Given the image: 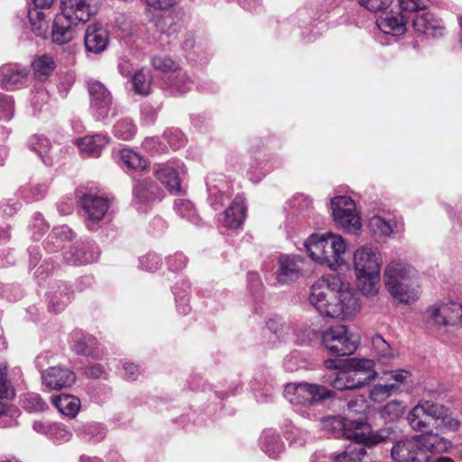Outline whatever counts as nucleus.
Returning a JSON list of instances; mask_svg holds the SVG:
<instances>
[{"mask_svg": "<svg viewBox=\"0 0 462 462\" xmlns=\"http://www.w3.org/2000/svg\"><path fill=\"white\" fill-rule=\"evenodd\" d=\"M374 445L367 446L364 442H356L350 445L346 450L334 457V462H371V458L365 451V447L371 448Z\"/></svg>", "mask_w": 462, "mask_h": 462, "instance_id": "7c9ffc66", "label": "nucleus"}, {"mask_svg": "<svg viewBox=\"0 0 462 462\" xmlns=\"http://www.w3.org/2000/svg\"><path fill=\"white\" fill-rule=\"evenodd\" d=\"M51 402L60 413L69 418L76 417L80 409L79 399L73 395L61 394L53 396Z\"/></svg>", "mask_w": 462, "mask_h": 462, "instance_id": "2f4dec72", "label": "nucleus"}, {"mask_svg": "<svg viewBox=\"0 0 462 462\" xmlns=\"http://www.w3.org/2000/svg\"><path fill=\"white\" fill-rule=\"evenodd\" d=\"M32 429L40 434L51 436L52 433H62L67 434V430L53 423L46 422V421H34L32 424Z\"/></svg>", "mask_w": 462, "mask_h": 462, "instance_id": "09e8293b", "label": "nucleus"}, {"mask_svg": "<svg viewBox=\"0 0 462 462\" xmlns=\"http://www.w3.org/2000/svg\"><path fill=\"white\" fill-rule=\"evenodd\" d=\"M141 268L148 272L156 271L161 265V259L155 253H149L139 260Z\"/></svg>", "mask_w": 462, "mask_h": 462, "instance_id": "6e6d98bb", "label": "nucleus"}, {"mask_svg": "<svg viewBox=\"0 0 462 462\" xmlns=\"http://www.w3.org/2000/svg\"><path fill=\"white\" fill-rule=\"evenodd\" d=\"M87 88L90 97V109L98 120L107 117L112 107V96L106 86L98 80L89 79Z\"/></svg>", "mask_w": 462, "mask_h": 462, "instance_id": "9b49d317", "label": "nucleus"}, {"mask_svg": "<svg viewBox=\"0 0 462 462\" xmlns=\"http://www.w3.org/2000/svg\"><path fill=\"white\" fill-rule=\"evenodd\" d=\"M99 251L94 242L78 244L64 254V259L69 264H87L96 262Z\"/></svg>", "mask_w": 462, "mask_h": 462, "instance_id": "dca6fc26", "label": "nucleus"}, {"mask_svg": "<svg viewBox=\"0 0 462 462\" xmlns=\"http://www.w3.org/2000/svg\"><path fill=\"white\" fill-rule=\"evenodd\" d=\"M28 17L32 30L38 37L45 38L48 32V22L42 10L31 8L28 12Z\"/></svg>", "mask_w": 462, "mask_h": 462, "instance_id": "e433bc0d", "label": "nucleus"}, {"mask_svg": "<svg viewBox=\"0 0 462 462\" xmlns=\"http://www.w3.org/2000/svg\"><path fill=\"white\" fill-rule=\"evenodd\" d=\"M325 382L329 383L333 388L339 391L347 390L346 383V374L344 371L333 372L325 376Z\"/></svg>", "mask_w": 462, "mask_h": 462, "instance_id": "864d4df0", "label": "nucleus"}, {"mask_svg": "<svg viewBox=\"0 0 462 462\" xmlns=\"http://www.w3.org/2000/svg\"><path fill=\"white\" fill-rule=\"evenodd\" d=\"M368 226L370 231L378 236H389L397 228L395 222L388 221L377 215L369 219Z\"/></svg>", "mask_w": 462, "mask_h": 462, "instance_id": "4c0bfd02", "label": "nucleus"}, {"mask_svg": "<svg viewBox=\"0 0 462 462\" xmlns=\"http://www.w3.org/2000/svg\"><path fill=\"white\" fill-rule=\"evenodd\" d=\"M373 350L378 359L382 362H388L396 357V351L390 344L379 334L372 337Z\"/></svg>", "mask_w": 462, "mask_h": 462, "instance_id": "c9c22d12", "label": "nucleus"}, {"mask_svg": "<svg viewBox=\"0 0 462 462\" xmlns=\"http://www.w3.org/2000/svg\"><path fill=\"white\" fill-rule=\"evenodd\" d=\"M416 276V271L411 265L400 261L389 263L383 272L384 285H392L398 282L408 281Z\"/></svg>", "mask_w": 462, "mask_h": 462, "instance_id": "4be33fe9", "label": "nucleus"}, {"mask_svg": "<svg viewBox=\"0 0 462 462\" xmlns=\"http://www.w3.org/2000/svg\"><path fill=\"white\" fill-rule=\"evenodd\" d=\"M347 366L348 370L344 371L347 390L360 388L375 378L374 364L371 359L351 358Z\"/></svg>", "mask_w": 462, "mask_h": 462, "instance_id": "1a4fd4ad", "label": "nucleus"}, {"mask_svg": "<svg viewBox=\"0 0 462 462\" xmlns=\"http://www.w3.org/2000/svg\"><path fill=\"white\" fill-rule=\"evenodd\" d=\"M398 389L396 383L375 384L370 390V398L375 402H381L390 397Z\"/></svg>", "mask_w": 462, "mask_h": 462, "instance_id": "a18cd8bd", "label": "nucleus"}, {"mask_svg": "<svg viewBox=\"0 0 462 462\" xmlns=\"http://www.w3.org/2000/svg\"><path fill=\"white\" fill-rule=\"evenodd\" d=\"M81 152L97 157L102 149L108 143V138L102 134L88 135L76 141Z\"/></svg>", "mask_w": 462, "mask_h": 462, "instance_id": "cd10ccee", "label": "nucleus"}, {"mask_svg": "<svg viewBox=\"0 0 462 462\" xmlns=\"http://www.w3.org/2000/svg\"><path fill=\"white\" fill-rule=\"evenodd\" d=\"M158 193V188L148 181L137 183L134 187V199L139 203L152 201Z\"/></svg>", "mask_w": 462, "mask_h": 462, "instance_id": "79ce46f5", "label": "nucleus"}, {"mask_svg": "<svg viewBox=\"0 0 462 462\" xmlns=\"http://www.w3.org/2000/svg\"><path fill=\"white\" fill-rule=\"evenodd\" d=\"M321 342L328 353L337 357L353 355L359 345L358 337L345 325H336L326 329Z\"/></svg>", "mask_w": 462, "mask_h": 462, "instance_id": "39448f33", "label": "nucleus"}, {"mask_svg": "<svg viewBox=\"0 0 462 462\" xmlns=\"http://www.w3.org/2000/svg\"><path fill=\"white\" fill-rule=\"evenodd\" d=\"M61 13L60 14L78 23L89 20L94 11L85 0H60Z\"/></svg>", "mask_w": 462, "mask_h": 462, "instance_id": "6ab92c4d", "label": "nucleus"}, {"mask_svg": "<svg viewBox=\"0 0 462 462\" xmlns=\"http://www.w3.org/2000/svg\"><path fill=\"white\" fill-rule=\"evenodd\" d=\"M412 26L417 32L432 37L443 35L445 30L442 21L430 12L416 14Z\"/></svg>", "mask_w": 462, "mask_h": 462, "instance_id": "a211bd4d", "label": "nucleus"}, {"mask_svg": "<svg viewBox=\"0 0 462 462\" xmlns=\"http://www.w3.org/2000/svg\"><path fill=\"white\" fill-rule=\"evenodd\" d=\"M331 211L337 226L348 233H356L361 228L360 218L354 200L346 196L336 197L331 200Z\"/></svg>", "mask_w": 462, "mask_h": 462, "instance_id": "6e6552de", "label": "nucleus"}, {"mask_svg": "<svg viewBox=\"0 0 462 462\" xmlns=\"http://www.w3.org/2000/svg\"><path fill=\"white\" fill-rule=\"evenodd\" d=\"M113 132L116 137L122 140H130L136 132V127L132 119L123 117L114 125Z\"/></svg>", "mask_w": 462, "mask_h": 462, "instance_id": "37998d69", "label": "nucleus"}, {"mask_svg": "<svg viewBox=\"0 0 462 462\" xmlns=\"http://www.w3.org/2000/svg\"><path fill=\"white\" fill-rule=\"evenodd\" d=\"M132 86L135 94L148 96L152 90V76L150 70L141 69L132 76Z\"/></svg>", "mask_w": 462, "mask_h": 462, "instance_id": "f704fd0d", "label": "nucleus"}, {"mask_svg": "<svg viewBox=\"0 0 462 462\" xmlns=\"http://www.w3.org/2000/svg\"><path fill=\"white\" fill-rule=\"evenodd\" d=\"M171 88L180 94H184L191 89L193 85L189 76L183 71H179L171 79Z\"/></svg>", "mask_w": 462, "mask_h": 462, "instance_id": "de8ad7c7", "label": "nucleus"}, {"mask_svg": "<svg viewBox=\"0 0 462 462\" xmlns=\"http://www.w3.org/2000/svg\"><path fill=\"white\" fill-rule=\"evenodd\" d=\"M304 245L310 257L319 264L335 270L346 263V243L339 235H311Z\"/></svg>", "mask_w": 462, "mask_h": 462, "instance_id": "20e7f679", "label": "nucleus"}, {"mask_svg": "<svg viewBox=\"0 0 462 462\" xmlns=\"http://www.w3.org/2000/svg\"><path fill=\"white\" fill-rule=\"evenodd\" d=\"M125 371V378L129 381H134L139 374V368L135 364L126 363L123 366Z\"/></svg>", "mask_w": 462, "mask_h": 462, "instance_id": "774afa93", "label": "nucleus"}, {"mask_svg": "<svg viewBox=\"0 0 462 462\" xmlns=\"http://www.w3.org/2000/svg\"><path fill=\"white\" fill-rule=\"evenodd\" d=\"M284 397L292 404L311 407L330 398L333 392L316 383H288L283 391Z\"/></svg>", "mask_w": 462, "mask_h": 462, "instance_id": "423d86ee", "label": "nucleus"}, {"mask_svg": "<svg viewBox=\"0 0 462 462\" xmlns=\"http://www.w3.org/2000/svg\"><path fill=\"white\" fill-rule=\"evenodd\" d=\"M391 296L402 303L410 304L419 298V290L416 276L408 281L398 282L385 286Z\"/></svg>", "mask_w": 462, "mask_h": 462, "instance_id": "412c9836", "label": "nucleus"}, {"mask_svg": "<svg viewBox=\"0 0 462 462\" xmlns=\"http://www.w3.org/2000/svg\"><path fill=\"white\" fill-rule=\"evenodd\" d=\"M382 259L377 248L365 245L354 254V267L356 275L380 273Z\"/></svg>", "mask_w": 462, "mask_h": 462, "instance_id": "f8f14e48", "label": "nucleus"}, {"mask_svg": "<svg viewBox=\"0 0 462 462\" xmlns=\"http://www.w3.org/2000/svg\"><path fill=\"white\" fill-rule=\"evenodd\" d=\"M23 408L30 412L42 411L47 404L37 393H30L23 400Z\"/></svg>", "mask_w": 462, "mask_h": 462, "instance_id": "8fccbe9b", "label": "nucleus"}, {"mask_svg": "<svg viewBox=\"0 0 462 462\" xmlns=\"http://www.w3.org/2000/svg\"><path fill=\"white\" fill-rule=\"evenodd\" d=\"M436 406L437 402L420 400L407 414L406 420L410 427L415 431L431 434Z\"/></svg>", "mask_w": 462, "mask_h": 462, "instance_id": "9d476101", "label": "nucleus"}, {"mask_svg": "<svg viewBox=\"0 0 462 462\" xmlns=\"http://www.w3.org/2000/svg\"><path fill=\"white\" fill-rule=\"evenodd\" d=\"M408 18L402 13H384L376 19L377 27L385 34L402 35L406 32Z\"/></svg>", "mask_w": 462, "mask_h": 462, "instance_id": "aec40b11", "label": "nucleus"}, {"mask_svg": "<svg viewBox=\"0 0 462 462\" xmlns=\"http://www.w3.org/2000/svg\"><path fill=\"white\" fill-rule=\"evenodd\" d=\"M96 344V338L91 336H84L75 342L73 349L78 355L92 356Z\"/></svg>", "mask_w": 462, "mask_h": 462, "instance_id": "49530a36", "label": "nucleus"}, {"mask_svg": "<svg viewBox=\"0 0 462 462\" xmlns=\"http://www.w3.org/2000/svg\"><path fill=\"white\" fill-rule=\"evenodd\" d=\"M277 281L288 284L297 281L302 274L303 259L298 255H281L278 259Z\"/></svg>", "mask_w": 462, "mask_h": 462, "instance_id": "4468645a", "label": "nucleus"}, {"mask_svg": "<svg viewBox=\"0 0 462 462\" xmlns=\"http://www.w3.org/2000/svg\"><path fill=\"white\" fill-rule=\"evenodd\" d=\"M14 101L10 97L0 96V119L10 120L14 116Z\"/></svg>", "mask_w": 462, "mask_h": 462, "instance_id": "4d7b16f0", "label": "nucleus"}, {"mask_svg": "<svg viewBox=\"0 0 462 462\" xmlns=\"http://www.w3.org/2000/svg\"><path fill=\"white\" fill-rule=\"evenodd\" d=\"M151 62L156 70L162 72H176L179 69V64L165 54L153 56Z\"/></svg>", "mask_w": 462, "mask_h": 462, "instance_id": "c03bdc74", "label": "nucleus"}, {"mask_svg": "<svg viewBox=\"0 0 462 462\" xmlns=\"http://www.w3.org/2000/svg\"><path fill=\"white\" fill-rule=\"evenodd\" d=\"M86 375L94 379L105 378L106 372L100 364H94L89 365L85 372Z\"/></svg>", "mask_w": 462, "mask_h": 462, "instance_id": "e2e57ef3", "label": "nucleus"}, {"mask_svg": "<svg viewBox=\"0 0 462 462\" xmlns=\"http://www.w3.org/2000/svg\"><path fill=\"white\" fill-rule=\"evenodd\" d=\"M28 69L21 65H6L1 68L0 80L7 89L24 85L28 78Z\"/></svg>", "mask_w": 462, "mask_h": 462, "instance_id": "b1692460", "label": "nucleus"}, {"mask_svg": "<svg viewBox=\"0 0 462 462\" xmlns=\"http://www.w3.org/2000/svg\"><path fill=\"white\" fill-rule=\"evenodd\" d=\"M68 301V296H62L61 293L55 292L49 300V309L53 312H59L67 305Z\"/></svg>", "mask_w": 462, "mask_h": 462, "instance_id": "bf43d9fd", "label": "nucleus"}, {"mask_svg": "<svg viewBox=\"0 0 462 462\" xmlns=\"http://www.w3.org/2000/svg\"><path fill=\"white\" fill-rule=\"evenodd\" d=\"M79 201L87 216L88 228L92 230L94 227L91 225L98 223L106 215L110 207L109 200L102 196L87 193L80 198Z\"/></svg>", "mask_w": 462, "mask_h": 462, "instance_id": "ddd939ff", "label": "nucleus"}, {"mask_svg": "<svg viewBox=\"0 0 462 462\" xmlns=\"http://www.w3.org/2000/svg\"><path fill=\"white\" fill-rule=\"evenodd\" d=\"M388 430L391 433L390 440L385 442L393 443L391 454L395 462H453L448 457H433V454L446 452L451 447L450 441L445 438L429 434L394 441L392 430Z\"/></svg>", "mask_w": 462, "mask_h": 462, "instance_id": "f03ea898", "label": "nucleus"}, {"mask_svg": "<svg viewBox=\"0 0 462 462\" xmlns=\"http://www.w3.org/2000/svg\"><path fill=\"white\" fill-rule=\"evenodd\" d=\"M84 43L86 50L89 52L95 54L103 52L109 43L107 30L100 23L89 24L85 32Z\"/></svg>", "mask_w": 462, "mask_h": 462, "instance_id": "f3484780", "label": "nucleus"}, {"mask_svg": "<svg viewBox=\"0 0 462 462\" xmlns=\"http://www.w3.org/2000/svg\"><path fill=\"white\" fill-rule=\"evenodd\" d=\"M309 300L321 316L331 319H346L360 307L355 290L337 273L318 279L310 287Z\"/></svg>", "mask_w": 462, "mask_h": 462, "instance_id": "f257e3e1", "label": "nucleus"}, {"mask_svg": "<svg viewBox=\"0 0 462 462\" xmlns=\"http://www.w3.org/2000/svg\"><path fill=\"white\" fill-rule=\"evenodd\" d=\"M260 443L263 451L272 458H276L284 449L279 435L272 430L263 432Z\"/></svg>", "mask_w": 462, "mask_h": 462, "instance_id": "473e14b6", "label": "nucleus"}, {"mask_svg": "<svg viewBox=\"0 0 462 462\" xmlns=\"http://www.w3.org/2000/svg\"><path fill=\"white\" fill-rule=\"evenodd\" d=\"M9 395V383L6 379V366L0 365V398H6Z\"/></svg>", "mask_w": 462, "mask_h": 462, "instance_id": "338daca9", "label": "nucleus"}, {"mask_svg": "<svg viewBox=\"0 0 462 462\" xmlns=\"http://www.w3.org/2000/svg\"><path fill=\"white\" fill-rule=\"evenodd\" d=\"M267 329L277 336L281 340H284L290 334L291 328L281 322L277 319H270L266 323Z\"/></svg>", "mask_w": 462, "mask_h": 462, "instance_id": "603ef678", "label": "nucleus"}, {"mask_svg": "<svg viewBox=\"0 0 462 462\" xmlns=\"http://www.w3.org/2000/svg\"><path fill=\"white\" fill-rule=\"evenodd\" d=\"M428 323L435 328H444L462 323V304L448 300L438 301L425 312Z\"/></svg>", "mask_w": 462, "mask_h": 462, "instance_id": "0eeeda50", "label": "nucleus"}, {"mask_svg": "<svg viewBox=\"0 0 462 462\" xmlns=\"http://www.w3.org/2000/svg\"><path fill=\"white\" fill-rule=\"evenodd\" d=\"M144 2L147 6L158 9V10H166L172 7L177 0H142Z\"/></svg>", "mask_w": 462, "mask_h": 462, "instance_id": "0e129e2a", "label": "nucleus"}, {"mask_svg": "<svg viewBox=\"0 0 462 462\" xmlns=\"http://www.w3.org/2000/svg\"><path fill=\"white\" fill-rule=\"evenodd\" d=\"M399 5L402 11L409 13H413L425 7L422 1L420 5V0H399Z\"/></svg>", "mask_w": 462, "mask_h": 462, "instance_id": "680f3d73", "label": "nucleus"}, {"mask_svg": "<svg viewBox=\"0 0 462 462\" xmlns=\"http://www.w3.org/2000/svg\"><path fill=\"white\" fill-rule=\"evenodd\" d=\"M174 208L181 217L191 218L195 215L193 205L187 199H176L174 202Z\"/></svg>", "mask_w": 462, "mask_h": 462, "instance_id": "5fc2aeb1", "label": "nucleus"}, {"mask_svg": "<svg viewBox=\"0 0 462 462\" xmlns=\"http://www.w3.org/2000/svg\"><path fill=\"white\" fill-rule=\"evenodd\" d=\"M404 412V405L398 401L388 402L383 410V416L391 421L398 420Z\"/></svg>", "mask_w": 462, "mask_h": 462, "instance_id": "3c124183", "label": "nucleus"}, {"mask_svg": "<svg viewBox=\"0 0 462 462\" xmlns=\"http://www.w3.org/2000/svg\"><path fill=\"white\" fill-rule=\"evenodd\" d=\"M392 2L393 0H365L364 3H359V5L371 12H379L387 9Z\"/></svg>", "mask_w": 462, "mask_h": 462, "instance_id": "13d9d810", "label": "nucleus"}, {"mask_svg": "<svg viewBox=\"0 0 462 462\" xmlns=\"http://www.w3.org/2000/svg\"><path fill=\"white\" fill-rule=\"evenodd\" d=\"M118 161L129 170L143 171L147 168L146 160L131 149H122L119 151Z\"/></svg>", "mask_w": 462, "mask_h": 462, "instance_id": "72a5a7b5", "label": "nucleus"}, {"mask_svg": "<svg viewBox=\"0 0 462 462\" xmlns=\"http://www.w3.org/2000/svg\"><path fill=\"white\" fill-rule=\"evenodd\" d=\"M358 288L363 294L374 296L379 291L380 273H364L356 275Z\"/></svg>", "mask_w": 462, "mask_h": 462, "instance_id": "ea45409f", "label": "nucleus"}, {"mask_svg": "<svg viewBox=\"0 0 462 462\" xmlns=\"http://www.w3.org/2000/svg\"><path fill=\"white\" fill-rule=\"evenodd\" d=\"M168 142L170 145L176 150L182 147L185 144L186 139L181 132L176 130L171 133V134L168 136Z\"/></svg>", "mask_w": 462, "mask_h": 462, "instance_id": "69168bd1", "label": "nucleus"}, {"mask_svg": "<svg viewBox=\"0 0 462 462\" xmlns=\"http://www.w3.org/2000/svg\"><path fill=\"white\" fill-rule=\"evenodd\" d=\"M321 429L328 433L344 436L356 442H364L365 445H377L382 441L390 440V431L382 429L375 432L366 434L368 425L362 420H348L340 416H327L320 420Z\"/></svg>", "mask_w": 462, "mask_h": 462, "instance_id": "7ed1b4c3", "label": "nucleus"}, {"mask_svg": "<svg viewBox=\"0 0 462 462\" xmlns=\"http://www.w3.org/2000/svg\"><path fill=\"white\" fill-rule=\"evenodd\" d=\"M156 178L169 189L177 194L180 191V181L176 169L170 164L158 165L154 170Z\"/></svg>", "mask_w": 462, "mask_h": 462, "instance_id": "bb28decb", "label": "nucleus"}, {"mask_svg": "<svg viewBox=\"0 0 462 462\" xmlns=\"http://www.w3.org/2000/svg\"><path fill=\"white\" fill-rule=\"evenodd\" d=\"M167 263L171 271H179L185 267L187 257L182 253H176L172 256L168 257Z\"/></svg>", "mask_w": 462, "mask_h": 462, "instance_id": "052dcab7", "label": "nucleus"}, {"mask_svg": "<svg viewBox=\"0 0 462 462\" xmlns=\"http://www.w3.org/2000/svg\"><path fill=\"white\" fill-rule=\"evenodd\" d=\"M42 383L50 390H61L75 382L74 374L68 368L52 366L42 374Z\"/></svg>", "mask_w": 462, "mask_h": 462, "instance_id": "2eb2a0df", "label": "nucleus"}, {"mask_svg": "<svg viewBox=\"0 0 462 462\" xmlns=\"http://www.w3.org/2000/svg\"><path fill=\"white\" fill-rule=\"evenodd\" d=\"M29 148L39 155L44 164H51V159L48 155L51 149V143L46 137L42 135L33 136L29 142Z\"/></svg>", "mask_w": 462, "mask_h": 462, "instance_id": "a19ab883", "label": "nucleus"}, {"mask_svg": "<svg viewBox=\"0 0 462 462\" xmlns=\"http://www.w3.org/2000/svg\"><path fill=\"white\" fill-rule=\"evenodd\" d=\"M153 22L159 32L171 36L180 31L182 27V13L180 11H173L165 14H160L154 17Z\"/></svg>", "mask_w": 462, "mask_h": 462, "instance_id": "393cba45", "label": "nucleus"}, {"mask_svg": "<svg viewBox=\"0 0 462 462\" xmlns=\"http://www.w3.org/2000/svg\"><path fill=\"white\" fill-rule=\"evenodd\" d=\"M434 414V422L438 423L437 428L439 427L444 431L451 432H455L459 429L460 421L453 416L450 409L447 406L437 402Z\"/></svg>", "mask_w": 462, "mask_h": 462, "instance_id": "c756f323", "label": "nucleus"}, {"mask_svg": "<svg viewBox=\"0 0 462 462\" xmlns=\"http://www.w3.org/2000/svg\"><path fill=\"white\" fill-rule=\"evenodd\" d=\"M245 212L246 207L244 198L236 196L224 212L223 218L221 219L222 225L231 229L240 227L245 221Z\"/></svg>", "mask_w": 462, "mask_h": 462, "instance_id": "5701e85b", "label": "nucleus"}, {"mask_svg": "<svg viewBox=\"0 0 462 462\" xmlns=\"http://www.w3.org/2000/svg\"><path fill=\"white\" fill-rule=\"evenodd\" d=\"M77 23L61 14H58L52 25V40L62 45L70 42L74 37L73 26Z\"/></svg>", "mask_w": 462, "mask_h": 462, "instance_id": "a878e982", "label": "nucleus"}, {"mask_svg": "<svg viewBox=\"0 0 462 462\" xmlns=\"http://www.w3.org/2000/svg\"><path fill=\"white\" fill-rule=\"evenodd\" d=\"M33 76L40 81L46 80L55 70L57 65L50 55L36 56L31 62Z\"/></svg>", "mask_w": 462, "mask_h": 462, "instance_id": "c85d7f7f", "label": "nucleus"}, {"mask_svg": "<svg viewBox=\"0 0 462 462\" xmlns=\"http://www.w3.org/2000/svg\"><path fill=\"white\" fill-rule=\"evenodd\" d=\"M217 179L213 177H208L207 185L208 191V199L210 203L216 208L217 206H221L225 200L226 195L224 192V188L226 186V182L220 178L219 183L217 184Z\"/></svg>", "mask_w": 462, "mask_h": 462, "instance_id": "58836bf2", "label": "nucleus"}]
</instances>
